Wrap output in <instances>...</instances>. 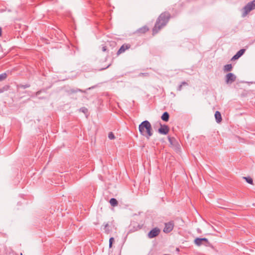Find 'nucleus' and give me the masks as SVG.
I'll list each match as a JSON object with an SVG mask.
<instances>
[{
  "label": "nucleus",
  "mask_w": 255,
  "mask_h": 255,
  "mask_svg": "<svg viewBox=\"0 0 255 255\" xmlns=\"http://www.w3.org/2000/svg\"><path fill=\"white\" fill-rule=\"evenodd\" d=\"M170 18V14L168 12L165 11L160 14L157 18L154 26L152 29L153 35L158 33V32L168 23Z\"/></svg>",
  "instance_id": "nucleus-1"
},
{
  "label": "nucleus",
  "mask_w": 255,
  "mask_h": 255,
  "mask_svg": "<svg viewBox=\"0 0 255 255\" xmlns=\"http://www.w3.org/2000/svg\"><path fill=\"white\" fill-rule=\"evenodd\" d=\"M138 130L141 135L145 136L147 139L152 135L153 131L151 125L148 121H144L138 127Z\"/></svg>",
  "instance_id": "nucleus-2"
},
{
  "label": "nucleus",
  "mask_w": 255,
  "mask_h": 255,
  "mask_svg": "<svg viewBox=\"0 0 255 255\" xmlns=\"http://www.w3.org/2000/svg\"><path fill=\"white\" fill-rule=\"evenodd\" d=\"M255 9V0L248 2L242 9V16L245 17L251 10Z\"/></svg>",
  "instance_id": "nucleus-3"
},
{
  "label": "nucleus",
  "mask_w": 255,
  "mask_h": 255,
  "mask_svg": "<svg viewBox=\"0 0 255 255\" xmlns=\"http://www.w3.org/2000/svg\"><path fill=\"white\" fill-rule=\"evenodd\" d=\"M174 227V223L173 221H170L167 223H165V227L163 229V231L165 233H169L171 232Z\"/></svg>",
  "instance_id": "nucleus-4"
},
{
  "label": "nucleus",
  "mask_w": 255,
  "mask_h": 255,
  "mask_svg": "<svg viewBox=\"0 0 255 255\" xmlns=\"http://www.w3.org/2000/svg\"><path fill=\"white\" fill-rule=\"evenodd\" d=\"M195 244L198 246H200L202 245H204L206 246H208L210 244L208 239L207 238H196L194 240Z\"/></svg>",
  "instance_id": "nucleus-5"
},
{
  "label": "nucleus",
  "mask_w": 255,
  "mask_h": 255,
  "mask_svg": "<svg viewBox=\"0 0 255 255\" xmlns=\"http://www.w3.org/2000/svg\"><path fill=\"white\" fill-rule=\"evenodd\" d=\"M236 76L232 73H228L225 76V81L227 84H231L236 80Z\"/></svg>",
  "instance_id": "nucleus-6"
},
{
  "label": "nucleus",
  "mask_w": 255,
  "mask_h": 255,
  "mask_svg": "<svg viewBox=\"0 0 255 255\" xmlns=\"http://www.w3.org/2000/svg\"><path fill=\"white\" fill-rule=\"evenodd\" d=\"M160 232V230L159 228H154L148 233L147 236L149 239H152L157 237L159 234Z\"/></svg>",
  "instance_id": "nucleus-7"
},
{
  "label": "nucleus",
  "mask_w": 255,
  "mask_h": 255,
  "mask_svg": "<svg viewBox=\"0 0 255 255\" xmlns=\"http://www.w3.org/2000/svg\"><path fill=\"white\" fill-rule=\"evenodd\" d=\"M169 130L168 127L166 125H161V127L158 129V132L162 134H167Z\"/></svg>",
  "instance_id": "nucleus-8"
},
{
  "label": "nucleus",
  "mask_w": 255,
  "mask_h": 255,
  "mask_svg": "<svg viewBox=\"0 0 255 255\" xmlns=\"http://www.w3.org/2000/svg\"><path fill=\"white\" fill-rule=\"evenodd\" d=\"M246 50L245 49H241L231 59L232 60H235L239 59L245 53Z\"/></svg>",
  "instance_id": "nucleus-9"
},
{
  "label": "nucleus",
  "mask_w": 255,
  "mask_h": 255,
  "mask_svg": "<svg viewBox=\"0 0 255 255\" xmlns=\"http://www.w3.org/2000/svg\"><path fill=\"white\" fill-rule=\"evenodd\" d=\"M130 44H123L119 49V50L117 52L118 54H120L123 52H124L126 50L130 48Z\"/></svg>",
  "instance_id": "nucleus-10"
},
{
  "label": "nucleus",
  "mask_w": 255,
  "mask_h": 255,
  "mask_svg": "<svg viewBox=\"0 0 255 255\" xmlns=\"http://www.w3.org/2000/svg\"><path fill=\"white\" fill-rule=\"evenodd\" d=\"M148 30L149 29L147 26H144L137 29L136 32L139 34H144L146 33L147 31H148Z\"/></svg>",
  "instance_id": "nucleus-11"
},
{
  "label": "nucleus",
  "mask_w": 255,
  "mask_h": 255,
  "mask_svg": "<svg viewBox=\"0 0 255 255\" xmlns=\"http://www.w3.org/2000/svg\"><path fill=\"white\" fill-rule=\"evenodd\" d=\"M215 118L216 119V122L218 123H220L222 121V117L221 113L219 111H216L215 114Z\"/></svg>",
  "instance_id": "nucleus-12"
},
{
  "label": "nucleus",
  "mask_w": 255,
  "mask_h": 255,
  "mask_svg": "<svg viewBox=\"0 0 255 255\" xmlns=\"http://www.w3.org/2000/svg\"><path fill=\"white\" fill-rule=\"evenodd\" d=\"M233 69V66L231 64H227L224 66V71L225 72L231 71Z\"/></svg>",
  "instance_id": "nucleus-13"
},
{
  "label": "nucleus",
  "mask_w": 255,
  "mask_h": 255,
  "mask_svg": "<svg viewBox=\"0 0 255 255\" xmlns=\"http://www.w3.org/2000/svg\"><path fill=\"white\" fill-rule=\"evenodd\" d=\"M169 115L167 112H164L161 116V119L165 122H167L169 120Z\"/></svg>",
  "instance_id": "nucleus-14"
},
{
  "label": "nucleus",
  "mask_w": 255,
  "mask_h": 255,
  "mask_svg": "<svg viewBox=\"0 0 255 255\" xmlns=\"http://www.w3.org/2000/svg\"><path fill=\"white\" fill-rule=\"evenodd\" d=\"M105 232L107 234H109L111 232V229L108 223H106L104 225Z\"/></svg>",
  "instance_id": "nucleus-15"
},
{
  "label": "nucleus",
  "mask_w": 255,
  "mask_h": 255,
  "mask_svg": "<svg viewBox=\"0 0 255 255\" xmlns=\"http://www.w3.org/2000/svg\"><path fill=\"white\" fill-rule=\"evenodd\" d=\"M110 203L113 207H115L118 204V201L115 198H111L110 200Z\"/></svg>",
  "instance_id": "nucleus-16"
},
{
  "label": "nucleus",
  "mask_w": 255,
  "mask_h": 255,
  "mask_svg": "<svg viewBox=\"0 0 255 255\" xmlns=\"http://www.w3.org/2000/svg\"><path fill=\"white\" fill-rule=\"evenodd\" d=\"M68 92L70 94L75 93L78 92H84L82 90H81V89H79L78 88L70 89L69 90H68Z\"/></svg>",
  "instance_id": "nucleus-17"
},
{
  "label": "nucleus",
  "mask_w": 255,
  "mask_h": 255,
  "mask_svg": "<svg viewBox=\"0 0 255 255\" xmlns=\"http://www.w3.org/2000/svg\"><path fill=\"white\" fill-rule=\"evenodd\" d=\"M7 77V74L5 73L0 74V82L3 81Z\"/></svg>",
  "instance_id": "nucleus-18"
},
{
  "label": "nucleus",
  "mask_w": 255,
  "mask_h": 255,
  "mask_svg": "<svg viewBox=\"0 0 255 255\" xmlns=\"http://www.w3.org/2000/svg\"><path fill=\"white\" fill-rule=\"evenodd\" d=\"M244 178L246 180V181L248 183L251 184H253V179L251 177H244Z\"/></svg>",
  "instance_id": "nucleus-19"
},
{
  "label": "nucleus",
  "mask_w": 255,
  "mask_h": 255,
  "mask_svg": "<svg viewBox=\"0 0 255 255\" xmlns=\"http://www.w3.org/2000/svg\"><path fill=\"white\" fill-rule=\"evenodd\" d=\"M108 137L110 139L112 140L115 139V136L112 132H110L108 134Z\"/></svg>",
  "instance_id": "nucleus-20"
},
{
  "label": "nucleus",
  "mask_w": 255,
  "mask_h": 255,
  "mask_svg": "<svg viewBox=\"0 0 255 255\" xmlns=\"http://www.w3.org/2000/svg\"><path fill=\"white\" fill-rule=\"evenodd\" d=\"M30 87V85L28 84H26L25 85H19L18 87L22 88L23 89H26L27 88H29Z\"/></svg>",
  "instance_id": "nucleus-21"
},
{
  "label": "nucleus",
  "mask_w": 255,
  "mask_h": 255,
  "mask_svg": "<svg viewBox=\"0 0 255 255\" xmlns=\"http://www.w3.org/2000/svg\"><path fill=\"white\" fill-rule=\"evenodd\" d=\"M114 242V238L113 237H111L109 240V247L111 248L112 247V245L113 242Z\"/></svg>",
  "instance_id": "nucleus-22"
},
{
  "label": "nucleus",
  "mask_w": 255,
  "mask_h": 255,
  "mask_svg": "<svg viewBox=\"0 0 255 255\" xmlns=\"http://www.w3.org/2000/svg\"><path fill=\"white\" fill-rule=\"evenodd\" d=\"M42 91L45 92V90L44 89H43L37 91V92L35 93V96H38Z\"/></svg>",
  "instance_id": "nucleus-23"
},
{
  "label": "nucleus",
  "mask_w": 255,
  "mask_h": 255,
  "mask_svg": "<svg viewBox=\"0 0 255 255\" xmlns=\"http://www.w3.org/2000/svg\"><path fill=\"white\" fill-rule=\"evenodd\" d=\"M149 75L147 73H141L139 74L140 76H148Z\"/></svg>",
  "instance_id": "nucleus-24"
},
{
  "label": "nucleus",
  "mask_w": 255,
  "mask_h": 255,
  "mask_svg": "<svg viewBox=\"0 0 255 255\" xmlns=\"http://www.w3.org/2000/svg\"><path fill=\"white\" fill-rule=\"evenodd\" d=\"M102 49L103 52H105L107 50V47L105 45H102Z\"/></svg>",
  "instance_id": "nucleus-25"
},
{
  "label": "nucleus",
  "mask_w": 255,
  "mask_h": 255,
  "mask_svg": "<svg viewBox=\"0 0 255 255\" xmlns=\"http://www.w3.org/2000/svg\"><path fill=\"white\" fill-rule=\"evenodd\" d=\"M81 111H82L83 113H86L87 112V109L85 108H83L80 109Z\"/></svg>",
  "instance_id": "nucleus-26"
},
{
  "label": "nucleus",
  "mask_w": 255,
  "mask_h": 255,
  "mask_svg": "<svg viewBox=\"0 0 255 255\" xmlns=\"http://www.w3.org/2000/svg\"><path fill=\"white\" fill-rule=\"evenodd\" d=\"M182 85L181 84H180L177 88V90L178 91H181L182 90Z\"/></svg>",
  "instance_id": "nucleus-27"
},
{
  "label": "nucleus",
  "mask_w": 255,
  "mask_h": 255,
  "mask_svg": "<svg viewBox=\"0 0 255 255\" xmlns=\"http://www.w3.org/2000/svg\"><path fill=\"white\" fill-rule=\"evenodd\" d=\"M182 86L183 85H188V84L186 82H182L181 84Z\"/></svg>",
  "instance_id": "nucleus-28"
},
{
  "label": "nucleus",
  "mask_w": 255,
  "mask_h": 255,
  "mask_svg": "<svg viewBox=\"0 0 255 255\" xmlns=\"http://www.w3.org/2000/svg\"><path fill=\"white\" fill-rule=\"evenodd\" d=\"M168 140H169V142H170L171 143H172V138H171V137H168Z\"/></svg>",
  "instance_id": "nucleus-29"
},
{
  "label": "nucleus",
  "mask_w": 255,
  "mask_h": 255,
  "mask_svg": "<svg viewBox=\"0 0 255 255\" xmlns=\"http://www.w3.org/2000/svg\"><path fill=\"white\" fill-rule=\"evenodd\" d=\"M1 35H2V29L0 27V36H1Z\"/></svg>",
  "instance_id": "nucleus-30"
},
{
  "label": "nucleus",
  "mask_w": 255,
  "mask_h": 255,
  "mask_svg": "<svg viewBox=\"0 0 255 255\" xmlns=\"http://www.w3.org/2000/svg\"><path fill=\"white\" fill-rule=\"evenodd\" d=\"M110 66V64H109V65H108L107 67H106L105 68H102V70L106 69H107V68H108Z\"/></svg>",
  "instance_id": "nucleus-31"
},
{
  "label": "nucleus",
  "mask_w": 255,
  "mask_h": 255,
  "mask_svg": "<svg viewBox=\"0 0 255 255\" xmlns=\"http://www.w3.org/2000/svg\"><path fill=\"white\" fill-rule=\"evenodd\" d=\"M3 90L2 89H0V93L3 92Z\"/></svg>",
  "instance_id": "nucleus-32"
}]
</instances>
